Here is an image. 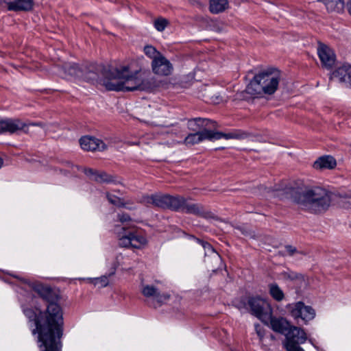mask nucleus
Segmentation results:
<instances>
[{
	"label": "nucleus",
	"instance_id": "1",
	"mask_svg": "<svg viewBox=\"0 0 351 351\" xmlns=\"http://www.w3.org/2000/svg\"><path fill=\"white\" fill-rule=\"evenodd\" d=\"M280 190L283 191L299 208L313 214L326 212L332 201V193L322 188L311 187L302 180H293L284 189H275V191Z\"/></svg>",
	"mask_w": 351,
	"mask_h": 351
},
{
	"label": "nucleus",
	"instance_id": "2",
	"mask_svg": "<svg viewBox=\"0 0 351 351\" xmlns=\"http://www.w3.org/2000/svg\"><path fill=\"white\" fill-rule=\"evenodd\" d=\"M45 310H39L37 314L34 309L26 308L23 309V313L29 322H34L36 328L33 330V334H38V341L41 343L40 347L41 351H61V338L63 335V328L58 323L53 324L51 321L43 320Z\"/></svg>",
	"mask_w": 351,
	"mask_h": 351
},
{
	"label": "nucleus",
	"instance_id": "3",
	"mask_svg": "<svg viewBox=\"0 0 351 351\" xmlns=\"http://www.w3.org/2000/svg\"><path fill=\"white\" fill-rule=\"evenodd\" d=\"M23 281L36 292L45 303L46 308L43 320L45 319L48 322L50 320L53 324L58 323L60 327L63 328V310L60 304L61 300L60 291L38 281L25 279Z\"/></svg>",
	"mask_w": 351,
	"mask_h": 351
},
{
	"label": "nucleus",
	"instance_id": "4",
	"mask_svg": "<svg viewBox=\"0 0 351 351\" xmlns=\"http://www.w3.org/2000/svg\"><path fill=\"white\" fill-rule=\"evenodd\" d=\"M279 77L271 71H266L256 75L245 88L251 95H272L278 88Z\"/></svg>",
	"mask_w": 351,
	"mask_h": 351
},
{
	"label": "nucleus",
	"instance_id": "5",
	"mask_svg": "<svg viewBox=\"0 0 351 351\" xmlns=\"http://www.w3.org/2000/svg\"><path fill=\"white\" fill-rule=\"evenodd\" d=\"M108 76L112 77V80L106 81L104 86L108 90L112 91H134L132 86L136 85L135 75L130 73L129 67L124 66L120 69L114 68L113 71L106 73Z\"/></svg>",
	"mask_w": 351,
	"mask_h": 351
},
{
	"label": "nucleus",
	"instance_id": "6",
	"mask_svg": "<svg viewBox=\"0 0 351 351\" xmlns=\"http://www.w3.org/2000/svg\"><path fill=\"white\" fill-rule=\"evenodd\" d=\"M189 130L196 131L195 133L189 134L184 138L186 145H193L204 140L211 141L210 128H215L217 123L208 119L195 118L188 121Z\"/></svg>",
	"mask_w": 351,
	"mask_h": 351
},
{
	"label": "nucleus",
	"instance_id": "7",
	"mask_svg": "<svg viewBox=\"0 0 351 351\" xmlns=\"http://www.w3.org/2000/svg\"><path fill=\"white\" fill-rule=\"evenodd\" d=\"M178 199L179 196L155 193L150 195H143L138 202L146 206H153L176 211L179 208L180 202Z\"/></svg>",
	"mask_w": 351,
	"mask_h": 351
},
{
	"label": "nucleus",
	"instance_id": "8",
	"mask_svg": "<svg viewBox=\"0 0 351 351\" xmlns=\"http://www.w3.org/2000/svg\"><path fill=\"white\" fill-rule=\"evenodd\" d=\"M114 68L105 66L103 64L96 63H85L82 64V73L83 75L82 79L87 82L100 81V83L104 86L106 81L112 80L111 76H108L106 73L113 71Z\"/></svg>",
	"mask_w": 351,
	"mask_h": 351
},
{
	"label": "nucleus",
	"instance_id": "9",
	"mask_svg": "<svg viewBox=\"0 0 351 351\" xmlns=\"http://www.w3.org/2000/svg\"><path fill=\"white\" fill-rule=\"evenodd\" d=\"M247 304L252 315L263 322H266L272 314V308L269 303L260 296H250L247 299Z\"/></svg>",
	"mask_w": 351,
	"mask_h": 351
},
{
	"label": "nucleus",
	"instance_id": "10",
	"mask_svg": "<svg viewBox=\"0 0 351 351\" xmlns=\"http://www.w3.org/2000/svg\"><path fill=\"white\" fill-rule=\"evenodd\" d=\"M285 347L287 351H304L300 344L304 343L306 339L304 330L297 326H291L285 334Z\"/></svg>",
	"mask_w": 351,
	"mask_h": 351
},
{
	"label": "nucleus",
	"instance_id": "11",
	"mask_svg": "<svg viewBox=\"0 0 351 351\" xmlns=\"http://www.w3.org/2000/svg\"><path fill=\"white\" fill-rule=\"evenodd\" d=\"M179 208L176 212H183L186 214H191L203 218H212L213 214L205 209L204 206L200 204H192L187 202L186 199L182 196H179Z\"/></svg>",
	"mask_w": 351,
	"mask_h": 351
},
{
	"label": "nucleus",
	"instance_id": "12",
	"mask_svg": "<svg viewBox=\"0 0 351 351\" xmlns=\"http://www.w3.org/2000/svg\"><path fill=\"white\" fill-rule=\"evenodd\" d=\"M83 172L90 180L99 184H121V182L118 180V176L109 174L104 171H99L92 168L84 167L83 169Z\"/></svg>",
	"mask_w": 351,
	"mask_h": 351
},
{
	"label": "nucleus",
	"instance_id": "13",
	"mask_svg": "<svg viewBox=\"0 0 351 351\" xmlns=\"http://www.w3.org/2000/svg\"><path fill=\"white\" fill-rule=\"evenodd\" d=\"M291 315L295 319L300 318L305 323L315 316V310L310 306H305L302 302H297L291 310Z\"/></svg>",
	"mask_w": 351,
	"mask_h": 351
},
{
	"label": "nucleus",
	"instance_id": "14",
	"mask_svg": "<svg viewBox=\"0 0 351 351\" xmlns=\"http://www.w3.org/2000/svg\"><path fill=\"white\" fill-rule=\"evenodd\" d=\"M1 4H5L8 11L29 12L34 9V0H0Z\"/></svg>",
	"mask_w": 351,
	"mask_h": 351
},
{
	"label": "nucleus",
	"instance_id": "15",
	"mask_svg": "<svg viewBox=\"0 0 351 351\" xmlns=\"http://www.w3.org/2000/svg\"><path fill=\"white\" fill-rule=\"evenodd\" d=\"M136 85L132 86L136 90H149L154 86L153 78L149 71H136L134 72Z\"/></svg>",
	"mask_w": 351,
	"mask_h": 351
},
{
	"label": "nucleus",
	"instance_id": "16",
	"mask_svg": "<svg viewBox=\"0 0 351 351\" xmlns=\"http://www.w3.org/2000/svg\"><path fill=\"white\" fill-rule=\"evenodd\" d=\"M27 124L19 119H5L0 120V134H14L23 130Z\"/></svg>",
	"mask_w": 351,
	"mask_h": 351
},
{
	"label": "nucleus",
	"instance_id": "17",
	"mask_svg": "<svg viewBox=\"0 0 351 351\" xmlns=\"http://www.w3.org/2000/svg\"><path fill=\"white\" fill-rule=\"evenodd\" d=\"M152 68L155 74L161 76L169 75L173 71L171 63L163 55L152 60Z\"/></svg>",
	"mask_w": 351,
	"mask_h": 351
},
{
	"label": "nucleus",
	"instance_id": "18",
	"mask_svg": "<svg viewBox=\"0 0 351 351\" xmlns=\"http://www.w3.org/2000/svg\"><path fill=\"white\" fill-rule=\"evenodd\" d=\"M329 79L343 83L346 87H351V65L343 64L338 67L331 73Z\"/></svg>",
	"mask_w": 351,
	"mask_h": 351
},
{
	"label": "nucleus",
	"instance_id": "19",
	"mask_svg": "<svg viewBox=\"0 0 351 351\" xmlns=\"http://www.w3.org/2000/svg\"><path fill=\"white\" fill-rule=\"evenodd\" d=\"M81 147L85 151H104L106 149V145L100 139L91 136H82L80 139Z\"/></svg>",
	"mask_w": 351,
	"mask_h": 351
},
{
	"label": "nucleus",
	"instance_id": "20",
	"mask_svg": "<svg viewBox=\"0 0 351 351\" xmlns=\"http://www.w3.org/2000/svg\"><path fill=\"white\" fill-rule=\"evenodd\" d=\"M317 53L322 66L331 69L335 62V55L332 50L325 45H320L317 49Z\"/></svg>",
	"mask_w": 351,
	"mask_h": 351
},
{
	"label": "nucleus",
	"instance_id": "21",
	"mask_svg": "<svg viewBox=\"0 0 351 351\" xmlns=\"http://www.w3.org/2000/svg\"><path fill=\"white\" fill-rule=\"evenodd\" d=\"M142 294L146 298H153L159 306H161L170 298L167 293H160L154 285H145L141 291Z\"/></svg>",
	"mask_w": 351,
	"mask_h": 351
},
{
	"label": "nucleus",
	"instance_id": "22",
	"mask_svg": "<svg viewBox=\"0 0 351 351\" xmlns=\"http://www.w3.org/2000/svg\"><path fill=\"white\" fill-rule=\"evenodd\" d=\"M269 322L271 328L276 332L280 334H286L291 327L289 323L282 317H275L270 314V318L267 320L265 324H268Z\"/></svg>",
	"mask_w": 351,
	"mask_h": 351
},
{
	"label": "nucleus",
	"instance_id": "23",
	"mask_svg": "<svg viewBox=\"0 0 351 351\" xmlns=\"http://www.w3.org/2000/svg\"><path fill=\"white\" fill-rule=\"evenodd\" d=\"M337 166L335 158L330 155H325L319 157L313 163L315 169H333Z\"/></svg>",
	"mask_w": 351,
	"mask_h": 351
},
{
	"label": "nucleus",
	"instance_id": "24",
	"mask_svg": "<svg viewBox=\"0 0 351 351\" xmlns=\"http://www.w3.org/2000/svg\"><path fill=\"white\" fill-rule=\"evenodd\" d=\"M61 69L66 75L82 79V65L76 63H64Z\"/></svg>",
	"mask_w": 351,
	"mask_h": 351
},
{
	"label": "nucleus",
	"instance_id": "25",
	"mask_svg": "<svg viewBox=\"0 0 351 351\" xmlns=\"http://www.w3.org/2000/svg\"><path fill=\"white\" fill-rule=\"evenodd\" d=\"M317 2H322L328 12L340 13L344 9L343 0H317Z\"/></svg>",
	"mask_w": 351,
	"mask_h": 351
},
{
	"label": "nucleus",
	"instance_id": "26",
	"mask_svg": "<svg viewBox=\"0 0 351 351\" xmlns=\"http://www.w3.org/2000/svg\"><path fill=\"white\" fill-rule=\"evenodd\" d=\"M228 7V0H210L209 10L213 14H219L222 12Z\"/></svg>",
	"mask_w": 351,
	"mask_h": 351
},
{
	"label": "nucleus",
	"instance_id": "27",
	"mask_svg": "<svg viewBox=\"0 0 351 351\" xmlns=\"http://www.w3.org/2000/svg\"><path fill=\"white\" fill-rule=\"evenodd\" d=\"M211 134V141L218 140L221 138H224L226 139L230 138H241L243 137V134L239 132H229V133H223L221 132H215L210 129Z\"/></svg>",
	"mask_w": 351,
	"mask_h": 351
},
{
	"label": "nucleus",
	"instance_id": "28",
	"mask_svg": "<svg viewBox=\"0 0 351 351\" xmlns=\"http://www.w3.org/2000/svg\"><path fill=\"white\" fill-rule=\"evenodd\" d=\"M284 278L290 280L291 281H298V285L302 287L306 285L305 276L300 273H297L293 271H284L282 274Z\"/></svg>",
	"mask_w": 351,
	"mask_h": 351
},
{
	"label": "nucleus",
	"instance_id": "29",
	"mask_svg": "<svg viewBox=\"0 0 351 351\" xmlns=\"http://www.w3.org/2000/svg\"><path fill=\"white\" fill-rule=\"evenodd\" d=\"M269 293L271 298L277 301L281 302L285 298V293L277 283H271L268 285Z\"/></svg>",
	"mask_w": 351,
	"mask_h": 351
},
{
	"label": "nucleus",
	"instance_id": "30",
	"mask_svg": "<svg viewBox=\"0 0 351 351\" xmlns=\"http://www.w3.org/2000/svg\"><path fill=\"white\" fill-rule=\"evenodd\" d=\"M132 247L139 249L146 244L147 239L145 237L139 234L137 231L132 230L130 232Z\"/></svg>",
	"mask_w": 351,
	"mask_h": 351
},
{
	"label": "nucleus",
	"instance_id": "31",
	"mask_svg": "<svg viewBox=\"0 0 351 351\" xmlns=\"http://www.w3.org/2000/svg\"><path fill=\"white\" fill-rule=\"evenodd\" d=\"M106 196L107 199L111 204L116 206L119 208H126L130 210L132 209V208L126 206V203L124 202L123 199H121L114 195H112L108 192H107L106 193Z\"/></svg>",
	"mask_w": 351,
	"mask_h": 351
},
{
	"label": "nucleus",
	"instance_id": "32",
	"mask_svg": "<svg viewBox=\"0 0 351 351\" xmlns=\"http://www.w3.org/2000/svg\"><path fill=\"white\" fill-rule=\"evenodd\" d=\"M113 274L114 273H111L108 276L104 275L99 278H90L89 281L95 286L97 285L99 288L106 287L109 284L108 277Z\"/></svg>",
	"mask_w": 351,
	"mask_h": 351
},
{
	"label": "nucleus",
	"instance_id": "33",
	"mask_svg": "<svg viewBox=\"0 0 351 351\" xmlns=\"http://www.w3.org/2000/svg\"><path fill=\"white\" fill-rule=\"evenodd\" d=\"M143 51L147 57L152 58V60H154V58L162 57V55L160 51H157V49L152 45H146L144 47Z\"/></svg>",
	"mask_w": 351,
	"mask_h": 351
},
{
	"label": "nucleus",
	"instance_id": "34",
	"mask_svg": "<svg viewBox=\"0 0 351 351\" xmlns=\"http://www.w3.org/2000/svg\"><path fill=\"white\" fill-rule=\"evenodd\" d=\"M168 24V21L164 18H158L154 21V27L159 32H162Z\"/></svg>",
	"mask_w": 351,
	"mask_h": 351
},
{
	"label": "nucleus",
	"instance_id": "35",
	"mask_svg": "<svg viewBox=\"0 0 351 351\" xmlns=\"http://www.w3.org/2000/svg\"><path fill=\"white\" fill-rule=\"evenodd\" d=\"M119 245L125 247H132L130 232L128 234L122 236V237L119 239Z\"/></svg>",
	"mask_w": 351,
	"mask_h": 351
},
{
	"label": "nucleus",
	"instance_id": "36",
	"mask_svg": "<svg viewBox=\"0 0 351 351\" xmlns=\"http://www.w3.org/2000/svg\"><path fill=\"white\" fill-rule=\"evenodd\" d=\"M286 254L288 256H292L297 253H300L295 247L291 245H287L285 246Z\"/></svg>",
	"mask_w": 351,
	"mask_h": 351
},
{
	"label": "nucleus",
	"instance_id": "37",
	"mask_svg": "<svg viewBox=\"0 0 351 351\" xmlns=\"http://www.w3.org/2000/svg\"><path fill=\"white\" fill-rule=\"evenodd\" d=\"M341 203L344 208H351V193L346 195L341 200Z\"/></svg>",
	"mask_w": 351,
	"mask_h": 351
},
{
	"label": "nucleus",
	"instance_id": "38",
	"mask_svg": "<svg viewBox=\"0 0 351 351\" xmlns=\"http://www.w3.org/2000/svg\"><path fill=\"white\" fill-rule=\"evenodd\" d=\"M118 219L122 223L131 221L130 216L128 213H122L118 214Z\"/></svg>",
	"mask_w": 351,
	"mask_h": 351
},
{
	"label": "nucleus",
	"instance_id": "39",
	"mask_svg": "<svg viewBox=\"0 0 351 351\" xmlns=\"http://www.w3.org/2000/svg\"><path fill=\"white\" fill-rule=\"evenodd\" d=\"M199 242L202 244V245L203 246V247L206 250V249H208V250H210L213 252H215V250L214 248L212 247V245L208 243V242H205V241H201V240H199Z\"/></svg>",
	"mask_w": 351,
	"mask_h": 351
},
{
	"label": "nucleus",
	"instance_id": "40",
	"mask_svg": "<svg viewBox=\"0 0 351 351\" xmlns=\"http://www.w3.org/2000/svg\"><path fill=\"white\" fill-rule=\"evenodd\" d=\"M256 332H257V335L258 336L261 338V339H263V337H264V334H263V331L261 329L258 330L256 328Z\"/></svg>",
	"mask_w": 351,
	"mask_h": 351
},
{
	"label": "nucleus",
	"instance_id": "41",
	"mask_svg": "<svg viewBox=\"0 0 351 351\" xmlns=\"http://www.w3.org/2000/svg\"><path fill=\"white\" fill-rule=\"evenodd\" d=\"M212 98H215L214 101L216 103H219L220 101H222V97L220 95H217V96L213 97Z\"/></svg>",
	"mask_w": 351,
	"mask_h": 351
},
{
	"label": "nucleus",
	"instance_id": "42",
	"mask_svg": "<svg viewBox=\"0 0 351 351\" xmlns=\"http://www.w3.org/2000/svg\"><path fill=\"white\" fill-rule=\"evenodd\" d=\"M243 234L246 236H250V237L253 236V234L250 231H248V230L245 232H243Z\"/></svg>",
	"mask_w": 351,
	"mask_h": 351
},
{
	"label": "nucleus",
	"instance_id": "43",
	"mask_svg": "<svg viewBox=\"0 0 351 351\" xmlns=\"http://www.w3.org/2000/svg\"><path fill=\"white\" fill-rule=\"evenodd\" d=\"M279 254L282 255V256H287V254H286V250L285 251H279Z\"/></svg>",
	"mask_w": 351,
	"mask_h": 351
},
{
	"label": "nucleus",
	"instance_id": "44",
	"mask_svg": "<svg viewBox=\"0 0 351 351\" xmlns=\"http://www.w3.org/2000/svg\"><path fill=\"white\" fill-rule=\"evenodd\" d=\"M3 160L2 158L0 157V169L3 167Z\"/></svg>",
	"mask_w": 351,
	"mask_h": 351
},
{
	"label": "nucleus",
	"instance_id": "45",
	"mask_svg": "<svg viewBox=\"0 0 351 351\" xmlns=\"http://www.w3.org/2000/svg\"><path fill=\"white\" fill-rule=\"evenodd\" d=\"M265 190H269L267 187H265ZM267 192H269V191H267Z\"/></svg>",
	"mask_w": 351,
	"mask_h": 351
}]
</instances>
